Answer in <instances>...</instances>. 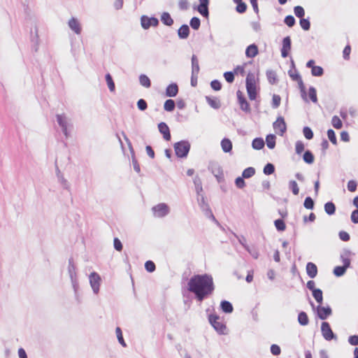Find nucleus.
<instances>
[{"mask_svg":"<svg viewBox=\"0 0 358 358\" xmlns=\"http://www.w3.org/2000/svg\"><path fill=\"white\" fill-rule=\"evenodd\" d=\"M187 289L195 294L199 301H202L214 290L213 278L208 274L195 275L189 279Z\"/></svg>","mask_w":358,"mask_h":358,"instance_id":"obj_1","label":"nucleus"},{"mask_svg":"<svg viewBox=\"0 0 358 358\" xmlns=\"http://www.w3.org/2000/svg\"><path fill=\"white\" fill-rule=\"evenodd\" d=\"M246 90L250 100H255L257 95V78L252 73H249L246 77Z\"/></svg>","mask_w":358,"mask_h":358,"instance_id":"obj_2","label":"nucleus"},{"mask_svg":"<svg viewBox=\"0 0 358 358\" xmlns=\"http://www.w3.org/2000/svg\"><path fill=\"white\" fill-rule=\"evenodd\" d=\"M89 284L94 295H98L102 283L101 275L95 271L90 273L88 275Z\"/></svg>","mask_w":358,"mask_h":358,"instance_id":"obj_3","label":"nucleus"},{"mask_svg":"<svg viewBox=\"0 0 358 358\" xmlns=\"http://www.w3.org/2000/svg\"><path fill=\"white\" fill-rule=\"evenodd\" d=\"M208 319L211 325L219 334H227L226 325L222 322L220 317L216 315H210Z\"/></svg>","mask_w":358,"mask_h":358,"instance_id":"obj_4","label":"nucleus"},{"mask_svg":"<svg viewBox=\"0 0 358 358\" xmlns=\"http://www.w3.org/2000/svg\"><path fill=\"white\" fill-rule=\"evenodd\" d=\"M174 150L176 155L178 157H185L190 149V144L188 141H181L174 144Z\"/></svg>","mask_w":358,"mask_h":358,"instance_id":"obj_5","label":"nucleus"},{"mask_svg":"<svg viewBox=\"0 0 358 358\" xmlns=\"http://www.w3.org/2000/svg\"><path fill=\"white\" fill-rule=\"evenodd\" d=\"M153 215L156 217H163L169 213V207L164 203H159L152 208Z\"/></svg>","mask_w":358,"mask_h":358,"instance_id":"obj_6","label":"nucleus"},{"mask_svg":"<svg viewBox=\"0 0 358 358\" xmlns=\"http://www.w3.org/2000/svg\"><path fill=\"white\" fill-rule=\"evenodd\" d=\"M273 129L275 132L280 135L283 136L287 130L286 123L282 117L280 116L273 124Z\"/></svg>","mask_w":358,"mask_h":358,"instance_id":"obj_7","label":"nucleus"},{"mask_svg":"<svg viewBox=\"0 0 358 358\" xmlns=\"http://www.w3.org/2000/svg\"><path fill=\"white\" fill-rule=\"evenodd\" d=\"M321 331L322 336L327 341H331L332 339H336V336L332 331L330 325L327 322H323L321 325Z\"/></svg>","mask_w":358,"mask_h":358,"instance_id":"obj_8","label":"nucleus"},{"mask_svg":"<svg viewBox=\"0 0 358 358\" xmlns=\"http://www.w3.org/2000/svg\"><path fill=\"white\" fill-rule=\"evenodd\" d=\"M141 23L143 29H148L150 27H157L159 24V21L156 17H149L146 15H143L141 18Z\"/></svg>","mask_w":358,"mask_h":358,"instance_id":"obj_9","label":"nucleus"},{"mask_svg":"<svg viewBox=\"0 0 358 358\" xmlns=\"http://www.w3.org/2000/svg\"><path fill=\"white\" fill-rule=\"evenodd\" d=\"M236 95H237L238 101V103L240 105L241 110H243V111H245L246 113H250V104L247 101L245 98L244 97L243 92L240 90H238L236 92Z\"/></svg>","mask_w":358,"mask_h":358,"instance_id":"obj_10","label":"nucleus"},{"mask_svg":"<svg viewBox=\"0 0 358 358\" xmlns=\"http://www.w3.org/2000/svg\"><path fill=\"white\" fill-rule=\"evenodd\" d=\"M317 313L319 318L326 320L331 315V309L329 306L323 307L319 305L317 308Z\"/></svg>","mask_w":358,"mask_h":358,"instance_id":"obj_11","label":"nucleus"},{"mask_svg":"<svg viewBox=\"0 0 358 358\" xmlns=\"http://www.w3.org/2000/svg\"><path fill=\"white\" fill-rule=\"evenodd\" d=\"M291 50V39L289 36L284 38L282 41V47L281 49V55L285 58L288 56L289 52Z\"/></svg>","mask_w":358,"mask_h":358,"instance_id":"obj_12","label":"nucleus"},{"mask_svg":"<svg viewBox=\"0 0 358 358\" xmlns=\"http://www.w3.org/2000/svg\"><path fill=\"white\" fill-rule=\"evenodd\" d=\"M158 129L159 132L163 135V137L166 141L171 140V136L170 133V129L165 122H160L158 124Z\"/></svg>","mask_w":358,"mask_h":358,"instance_id":"obj_13","label":"nucleus"},{"mask_svg":"<svg viewBox=\"0 0 358 358\" xmlns=\"http://www.w3.org/2000/svg\"><path fill=\"white\" fill-rule=\"evenodd\" d=\"M258 53V47L255 44L250 45L245 50V55L249 58H253L256 57Z\"/></svg>","mask_w":358,"mask_h":358,"instance_id":"obj_14","label":"nucleus"},{"mask_svg":"<svg viewBox=\"0 0 358 358\" xmlns=\"http://www.w3.org/2000/svg\"><path fill=\"white\" fill-rule=\"evenodd\" d=\"M69 26L76 34H80L81 32V27L77 19L72 17L69 21Z\"/></svg>","mask_w":358,"mask_h":358,"instance_id":"obj_15","label":"nucleus"},{"mask_svg":"<svg viewBox=\"0 0 358 358\" xmlns=\"http://www.w3.org/2000/svg\"><path fill=\"white\" fill-rule=\"evenodd\" d=\"M68 273L70 280L77 279V268L72 260H69L68 266Z\"/></svg>","mask_w":358,"mask_h":358,"instance_id":"obj_16","label":"nucleus"},{"mask_svg":"<svg viewBox=\"0 0 358 358\" xmlns=\"http://www.w3.org/2000/svg\"><path fill=\"white\" fill-rule=\"evenodd\" d=\"M306 272L310 278H314L317 274L316 265L312 262H308L306 265Z\"/></svg>","mask_w":358,"mask_h":358,"instance_id":"obj_17","label":"nucleus"},{"mask_svg":"<svg viewBox=\"0 0 358 358\" xmlns=\"http://www.w3.org/2000/svg\"><path fill=\"white\" fill-rule=\"evenodd\" d=\"M350 255L351 252L348 250H344L341 255V259L343 264V266L346 267L347 268L350 266Z\"/></svg>","mask_w":358,"mask_h":358,"instance_id":"obj_18","label":"nucleus"},{"mask_svg":"<svg viewBox=\"0 0 358 358\" xmlns=\"http://www.w3.org/2000/svg\"><path fill=\"white\" fill-rule=\"evenodd\" d=\"M199 71V65L198 59H196V56L193 55L192 57V78L194 77H197V75Z\"/></svg>","mask_w":358,"mask_h":358,"instance_id":"obj_19","label":"nucleus"},{"mask_svg":"<svg viewBox=\"0 0 358 358\" xmlns=\"http://www.w3.org/2000/svg\"><path fill=\"white\" fill-rule=\"evenodd\" d=\"M178 92V87L176 84L169 85L166 90L167 96H176Z\"/></svg>","mask_w":358,"mask_h":358,"instance_id":"obj_20","label":"nucleus"},{"mask_svg":"<svg viewBox=\"0 0 358 358\" xmlns=\"http://www.w3.org/2000/svg\"><path fill=\"white\" fill-rule=\"evenodd\" d=\"M221 147L224 152H229L232 150V143L229 138H224L221 141Z\"/></svg>","mask_w":358,"mask_h":358,"instance_id":"obj_21","label":"nucleus"},{"mask_svg":"<svg viewBox=\"0 0 358 358\" xmlns=\"http://www.w3.org/2000/svg\"><path fill=\"white\" fill-rule=\"evenodd\" d=\"M289 75L293 80L298 82L300 87L302 89V91L304 92L303 83L301 76L297 72H292V71H289Z\"/></svg>","mask_w":358,"mask_h":358,"instance_id":"obj_22","label":"nucleus"},{"mask_svg":"<svg viewBox=\"0 0 358 358\" xmlns=\"http://www.w3.org/2000/svg\"><path fill=\"white\" fill-rule=\"evenodd\" d=\"M162 22L167 26H171L173 24V20L169 13L164 12L161 16Z\"/></svg>","mask_w":358,"mask_h":358,"instance_id":"obj_23","label":"nucleus"},{"mask_svg":"<svg viewBox=\"0 0 358 358\" xmlns=\"http://www.w3.org/2000/svg\"><path fill=\"white\" fill-rule=\"evenodd\" d=\"M57 120L59 126L62 127L64 134L67 136V122L64 117H63L62 115H57Z\"/></svg>","mask_w":358,"mask_h":358,"instance_id":"obj_24","label":"nucleus"},{"mask_svg":"<svg viewBox=\"0 0 358 358\" xmlns=\"http://www.w3.org/2000/svg\"><path fill=\"white\" fill-rule=\"evenodd\" d=\"M189 34V27L186 24L182 25L178 29V36L181 38H186Z\"/></svg>","mask_w":358,"mask_h":358,"instance_id":"obj_25","label":"nucleus"},{"mask_svg":"<svg viewBox=\"0 0 358 358\" xmlns=\"http://www.w3.org/2000/svg\"><path fill=\"white\" fill-rule=\"evenodd\" d=\"M206 101L213 108H219L220 107V102L219 99L214 97L206 96Z\"/></svg>","mask_w":358,"mask_h":358,"instance_id":"obj_26","label":"nucleus"},{"mask_svg":"<svg viewBox=\"0 0 358 358\" xmlns=\"http://www.w3.org/2000/svg\"><path fill=\"white\" fill-rule=\"evenodd\" d=\"M298 322L302 326H306L308 324L309 320L305 312L302 311L299 313L298 315Z\"/></svg>","mask_w":358,"mask_h":358,"instance_id":"obj_27","label":"nucleus"},{"mask_svg":"<svg viewBox=\"0 0 358 358\" xmlns=\"http://www.w3.org/2000/svg\"><path fill=\"white\" fill-rule=\"evenodd\" d=\"M221 308L223 312L226 313H231L233 311V306L231 303L227 301H222L221 302Z\"/></svg>","mask_w":358,"mask_h":358,"instance_id":"obj_28","label":"nucleus"},{"mask_svg":"<svg viewBox=\"0 0 358 358\" xmlns=\"http://www.w3.org/2000/svg\"><path fill=\"white\" fill-rule=\"evenodd\" d=\"M139 82L141 85L146 88H148L151 85V82L150 78L144 74H142L139 77Z\"/></svg>","mask_w":358,"mask_h":358,"instance_id":"obj_29","label":"nucleus"},{"mask_svg":"<svg viewBox=\"0 0 358 358\" xmlns=\"http://www.w3.org/2000/svg\"><path fill=\"white\" fill-rule=\"evenodd\" d=\"M252 148L255 150H260L264 148V142L262 138H257L252 141Z\"/></svg>","mask_w":358,"mask_h":358,"instance_id":"obj_30","label":"nucleus"},{"mask_svg":"<svg viewBox=\"0 0 358 358\" xmlns=\"http://www.w3.org/2000/svg\"><path fill=\"white\" fill-rule=\"evenodd\" d=\"M266 142L268 148H274L275 145V136L273 134L268 135L266 138Z\"/></svg>","mask_w":358,"mask_h":358,"instance_id":"obj_31","label":"nucleus"},{"mask_svg":"<svg viewBox=\"0 0 358 358\" xmlns=\"http://www.w3.org/2000/svg\"><path fill=\"white\" fill-rule=\"evenodd\" d=\"M71 286L73 289L74 295L76 299L78 298V292L80 289L78 279L71 280Z\"/></svg>","mask_w":358,"mask_h":358,"instance_id":"obj_32","label":"nucleus"},{"mask_svg":"<svg viewBox=\"0 0 358 358\" xmlns=\"http://www.w3.org/2000/svg\"><path fill=\"white\" fill-rule=\"evenodd\" d=\"M313 296L314 299L316 300V301L320 303V305L322 303L323 301V296H322V292L320 289H318L317 290H313Z\"/></svg>","mask_w":358,"mask_h":358,"instance_id":"obj_33","label":"nucleus"},{"mask_svg":"<svg viewBox=\"0 0 358 358\" xmlns=\"http://www.w3.org/2000/svg\"><path fill=\"white\" fill-rule=\"evenodd\" d=\"M325 212L329 215H332L335 213L336 207L334 203L328 202L324 205Z\"/></svg>","mask_w":358,"mask_h":358,"instance_id":"obj_34","label":"nucleus"},{"mask_svg":"<svg viewBox=\"0 0 358 358\" xmlns=\"http://www.w3.org/2000/svg\"><path fill=\"white\" fill-rule=\"evenodd\" d=\"M164 110L169 112L173 111L175 108V102L172 99H168L164 105Z\"/></svg>","mask_w":358,"mask_h":358,"instance_id":"obj_35","label":"nucleus"},{"mask_svg":"<svg viewBox=\"0 0 358 358\" xmlns=\"http://www.w3.org/2000/svg\"><path fill=\"white\" fill-rule=\"evenodd\" d=\"M331 124L333 127L337 129H341L343 127V123L339 117L335 115L331 119Z\"/></svg>","mask_w":358,"mask_h":358,"instance_id":"obj_36","label":"nucleus"},{"mask_svg":"<svg viewBox=\"0 0 358 358\" xmlns=\"http://www.w3.org/2000/svg\"><path fill=\"white\" fill-rule=\"evenodd\" d=\"M255 174V169L253 167H248L245 169L242 173V176L245 178H249Z\"/></svg>","mask_w":358,"mask_h":358,"instance_id":"obj_37","label":"nucleus"},{"mask_svg":"<svg viewBox=\"0 0 358 358\" xmlns=\"http://www.w3.org/2000/svg\"><path fill=\"white\" fill-rule=\"evenodd\" d=\"M347 270V268L342 266H336L334 269V274L337 277H341L343 275Z\"/></svg>","mask_w":358,"mask_h":358,"instance_id":"obj_38","label":"nucleus"},{"mask_svg":"<svg viewBox=\"0 0 358 358\" xmlns=\"http://www.w3.org/2000/svg\"><path fill=\"white\" fill-rule=\"evenodd\" d=\"M106 81L107 83L108 87L110 92H114L115 89V83L113 80L111 76L109 73L106 75Z\"/></svg>","mask_w":358,"mask_h":358,"instance_id":"obj_39","label":"nucleus"},{"mask_svg":"<svg viewBox=\"0 0 358 358\" xmlns=\"http://www.w3.org/2000/svg\"><path fill=\"white\" fill-rule=\"evenodd\" d=\"M303 159L308 164H312L314 162V156L309 150L304 152Z\"/></svg>","mask_w":358,"mask_h":358,"instance_id":"obj_40","label":"nucleus"},{"mask_svg":"<svg viewBox=\"0 0 358 358\" xmlns=\"http://www.w3.org/2000/svg\"><path fill=\"white\" fill-rule=\"evenodd\" d=\"M115 333H116V336H117V340H118L119 343L123 347H126L127 345H126V343H125V342L124 341L121 329L120 327H117L115 329Z\"/></svg>","mask_w":358,"mask_h":358,"instance_id":"obj_41","label":"nucleus"},{"mask_svg":"<svg viewBox=\"0 0 358 358\" xmlns=\"http://www.w3.org/2000/svg\"><path fill=\"white\" fill-rule=\"evenodd\" d=\"M289 187L294 195H298L299 193V188L296 181L291 180L289 183Z\"/></svg>","mask_w":358,"mask_h":358,"instance_id":"obj_42","label":"nucleus"},{"mask_svg":"<svg viewBox=\"0 0 358 358\" xmlns=\"http://www.w3.org/2000/svg\"><path fill=\"white\" fill-rule=\"evenodd\" d=\"M311 73L313 76H321L324 73L323 69L320 66H315L311 69Z\"/></svg>","mask_w":358,"mask_h":358,"instance_id":"obj_43","label":"nucleus"},{"mask_svg":"<svg viewBox=\"0 0 358 358\" xmlns=\"http://www.w3.org/2000/svg\"><path fill=\"white\" fill-rule=\"evenodd\" d=\"M308 96L313 102L316 103L317 101V92L314 87L309 88Z\"/></svg>","mask_w":358,"mask_h":358,"instance_id":"obj_44","label":"nucleus"},{"mask_svg":"<svg viewBox=\"0 0 358 358\" xmlns=\"http://www.w3.org/2000/svg\"><path fill=\"white\" fill-rule=\"evenodd\" d=\"M294 14L296 17L302 18L305 15V11L303 7L300 6H296L294 9Z\"/></svg>","mask_w":358,"mask_h":358,"instance_id":"obj_45","label":"nucleus"},{"mask_svg":"<svg viewBox=\"0 0 358 358\" xmlns=\"http://www.w3.org/2000/svg\"><path fill=\"white\" fill-rule=\"evenodd\" d=\"M299 23H300L301 28L303 30L308 31L310 29V24L308 19H304L302 17V18H301Z\"/></svg>","mask_w":358,"mask_h":358,"instance_id":"obj_46","label":"nucleus"},{"mask_svg":"<svg viewBox=\"0 0 358 358\" xmlns=\"http://www.w3.org/2000/svg\"><path fill=\"white\" fill-rule=\"evenodd\" d=\"M200 24V20L196 17H192L190 20V26L195 30H197L199 28Z\"/></svg>","mask_w":358,"mask_h":358,"instance_id":"obj_47","label":"nucleus"},{"mask_svg":"<svg viewBox=\"0 0 358 358\" xmlns=\"http://www.w3.org/2000/svg\"><path fill=\"white\" fill-rule=\"evenodd\" d=\"M275 171V167L272 164H267L264 168V173L266 175H271Z\"/></svg>","mask_w":358,"mask_h":358,"instance_id":"obj_48","label":"nucleus"},{"mask_svg":"<svg viewBox=\"0 0 358 358\" xmlns=\"http://www.w3.org/2000/svg\"><path fill=\"white\" fill-rule=\"evenodd\" d=\"M327 136H328V138L329 139V141L334 144V145H336L337 144V140H336V134H335V132L334 131V130L332 129H329L327 131Z\"/></svg>","mask_w":358,"mask_h":358,"instance_id":"obj_49","label":"nucleus"},{"mask_svg":"<svg viewBox=\"0 0 358 358\" xmlns=\"http://www.w3.org/2000/svg\"><path fill=\"white\" fill-rule=\"evenodd\" d=\"M198 11L203 16L208 17V5H201V4H199V6H198Z\"/></svg>","mask_w":358,"mask_h":358,"instance_id":"obj_50","label":"nucleus"},{"mask_svg":"<svg viewBox=\"0 0 358 358\" xmlns=\"http://www.w3.org/2000/svg\"><path fill=\"white\" fill-rule=\"evenodd\" d=\"M303 133L304 136L308 140L312 139L313 137V131L311 130L310 128H309L308 127H306L303 128Z\"/></svg>","mask_w":358,"mask_h":358,"instance_id":"obj_51","label":"nucleus"},{"mask_svg":"<svg viewBox=\"0 0 358 358\" xmlns=\"http://www.w3.org/2000/svg\"><path fill=\"white\" fill-rule=\"evenodd\" d=\"M247 65L246 63L243 64V65H241V66H236L235 69H234V73L235 74H240L242 76H243L245 75V66Z\"/></svg>","mask_w":358,"mask_h":358,"instance_id":"obj_52","label":"nucleus"},{"mask_svg":"<svg viewBox=\"0 0 358 358\" xmlns=\"http://www.w3.org/2000/svg\"><path fill=\"white\" fill-rule=\"evenodd\" d=\"M266 76L268 78V80L270 83L273 84L276 82V75L275 73L273 71H269L266 73Z\"/></svg>","mask_w":358,"mask_h":358,"instance_id":"obj_53","label":"nucleus"},{"mask_svg":"<svg viewBox=\"0 0 358 358\" xmlns=\"http://www.w3.org/2000/svg\"><path fill=\"white\" fill-rule=\"evenodd\" d=\"M285 23L289 27H292L295 24V19L292 15H287L285 18Z\"/></svg>","mask_w":358,"mask_h":358,"instance_id":"obj_54","label":"nucleus"},{"mask_svg":"<svg viewBox=\"0 0 358 358\" xmlns=\"http://www.w3.org/2000/svg\"><path fill=\"white\" fill-rule=\"evenodd\" d=\"M281 101V98L279 95L274 94L272 98V106L273 108H278Z\"/></svg>","mask_w":358,"mask_h":358,"instance_id":"obj_55","label":"nucleus"},{"mask_svg":"<svg viewBox=\"0 0 358 358\" xmlns=\"http://www.w3.org/2000/svg\"><path fill=\"white\" fill-rule=\"evenodd\" d=\"M145 268L148 272H153L155 270V264L152 261H147L145 264Z\"/></svg>","mask_w":358,"mask_h":358,"instance_id":"obj_56","label":"nucleus"},{"mask_svg":"<svg viewBox=\"0 0 358 358\" xmlns=\"http://www.w3.org/2000/svg\"><path fill=\"white\" fill-rule=\"evenodd\" d=\"M224 77L228 83H231L234 80V72H225L224 73Z\"/></svg>","mask_w":358,"mask_h":358,"instance_id":"obj_57","label":"nucleus"},{"mask_svg":"<svg viewBox=\"0 0 358 358\" xmlns=\"http://www.w3.org/2000/svg\"><path fill=\"white\" fill-rule=\"evenodd\" d=\"M357 186V184L355 180H352L348 182V189L351 192H354L356 191Z\"/></svg>","mask_w":358,"mask_h":358,"instance_id":"obj_58","label":"nucleus"},{"mask_svg":"<svg viewBox=\"0 0 358 358\" xmlns=\"http://www.w3.org/2000/svg\"><path fill=\"white\" fill-rule=\"evenodd\" d=\"M247 9V6L245 3L241 1V3H237L236 11L239 13H243L245 12Z\"/></svg>","mask_w":358,"mask_h":358,"instance_id":"obj_59","label":"nucleus"},{"mask_svg":"<svg viewBox=\"0 0 358 358\" xmlns=\"http://www.w3.org/2000/svg\"><path fill=\"white\" fill-rule=\"evenodd\" d=\"M350 52H351V47L350 45H348L345 47L343 52V58L346 60H348L350 59Z\"/></svg>","mask_w":358,"mask_h":358,"instance_id":"obj_60","label":"nucleus"},{"mask_svg":"<svg viewBox=\"0 0 358 358\" xmlns=\"http://www.w3.org/2000/svg\"><path fill=\"white\" fill-rule=\"evenodd\" d=\"M304 206L308 209H312L314 206L313 200L310 197H306L304 201Z\"/></svg>","mask_w":358,"mask_h":358,"instance_id":"obj_61","label":"nucleus"},{"mask_svg":"<svg viewBox=\"0 0 358 358\" xmlns=\"http://www.w3.org/2000/svg\"><path fill=\"white\" fill-rule=\"evenodd\" d=\"M137 106L139 110H145L147 108L148 105H147L146 101L144 99H141L137 102Z\"/></svg>","mask_w":358,"mask_h":358,"instance_id":"obj_62","label":"nucleus"},{"mask_svg":"<svg viewBox=\"0 0 358 358\" xmlns=\"http://www.w3.org/2000/svg\"><path fill=\"white\" fill-rule=\"evenodd\" d=\"M210 86L215 91L220 90L221 87H222V85H221L220 82L217 80H213L210 83Z\"/></svg>","mask_w":358,"mask_h":358,"instance_id":"obj_63","label":"nucleus"},{"mask_svg":"<svg viewBox=\"0 0 358 358\" xmlns=\"http://www.w3.org/2000/svg\"><path fill=\"white\" fill-rule=\"evenodd\" d=\"M348 342L352 345H358V336L354 335L348 338Z\"/></svg>","mask_w":358,"mask_h":358,"instance_id":"obj_64","label":"nucleus"}]
</instances>
